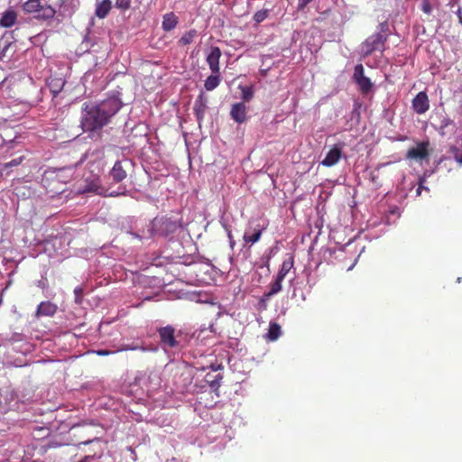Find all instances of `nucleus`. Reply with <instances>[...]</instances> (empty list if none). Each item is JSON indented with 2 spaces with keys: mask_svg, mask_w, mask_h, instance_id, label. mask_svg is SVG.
I'll use <instances>...</instances> for the list:
<instances>
[{
  "mask_svg": "<svg viewBox=\"0 0 462 462\" xmlns=\"http://www.w3.org/2000/svg\"><path fill=\"white\" fill-rule=\"evenodd\" d=\"M122 106L120 98L115 96L98 103L86 105L80 122L83 131L97 133L110 122Z\"/></svg>",
  "mask_w": 462,
  "mask_h": 462,
  "instance_id": "nucleus-1",
  "label": "nucleus"
},
{
  "mask_svg": "<svg viewBox=\"0 0 462 462\" xmlns=\"http://www.w3.org/2000/svg\"><path fill=\"white\" fill-rule=\"evenodd\" d=\"M390 33L389 23L387 22L381 23L378 26V31L366 38L362 43L363 56H370L375 51L383 52Z\"/></svg>",
  "mask_w": 462,
  "mask_h": 462,
  "instance_id": "nucleus-2",
  "label": "nucleus"
},
{
  "mask_svg": "<svg viewBox=\"0 0 462 462\" xmlns=\"http://www.w3.org/2000/svg\"><path fill=\"white\" fill-rule=\"evenodd\" d=\"M84 182V187L79 190L81 193L93 192L98 195H103L105 197H116L127 194L126 188L123 186L118 187L117 190L108 192V189H106L101 186V182L98 177H95L91 180L85 179Z\"/></svg>",
  "mask_w": 462,
  "mask_h": 462,
  "instance_id": "nucleus-3",
  "label": "nucleus"
},
{
  "mask_svg": "<svg viewBox=\"0 0 462 462\" xmlns=\"http://www.w3.org/2000/svg\"><path fill=\"white\" fill-rule=\"evenodd\" d=\"M152 225V230L162 236L172 235L181 226L179 221L165 217L154 218Z\"/></svg>",
  "mask_w": 462,
  "mask_h": 462,
  "instance_id": "nucleus-4",
  "label": "nucleus"
},
{
  "mask_svg": "<svg viewBox=\"0 0 462 462\" xmlns=\"http://www.w3.org/2000/svg\"><path fill=\"white\" fill-rule=\"evenodd\" d=\"M293 264L294 261L292 256L288 257L282 262L275 280L270 284V291L267 293V296L274 295L282 291V282L293 267Z\"/></svg>",
  "mask_w": 462,
  "mask_h": 462,
  "instance_id": "nucleus-5",
  "label": "nucleus"
},
{
  "mask_svg": "<svg viewBox=\"0 0 462 462\" xmlns=\"http://www.w3.org/2000/svg\"><path fill=\"white\" fill-rule=\"evenodd\" d=\"M132 165L130 160L116 161L109 172V176L114 182L119 183L127 177V170Z\"/></svg>",
  "mask_w": 462,
  "mask_h": 462,
  "instance_id": "nucleus-6",
  "label": "nucleus"
},
{
  "mask_svg": "<svg viewBox=\"0 0 462 462\" xmlns=\"http://www.w3.org/2000/svg\"><path fill=\"white\" fill-rule=\"evenodd\" d=\"M161 343L163 347L175 348L180 343L175 337V328L171 326L162 327L158 328Z\"/></svg>",
  "mask_w": 462,
  "mask_h": 462,
  "instance_id": "nucleus-7",
  "label": "nucleus"
},
{
  "mask_svg": "<svg viewBox=\"0 0 462 462\" xmlns=\"http://www.w3.org/2000/svg\"><path fill=\"white\" fill-rule=\"evenodd\" d=\"M412 109L419 115L425 114L430 109V100L425 91L419 92L411 101Z\"/></svg>",
  "mask_w": 462,
  "mask_h": 462,
  "instance_id": "nucleus-8",
  "label": "nucleus"
},
{
  "mask_svg": "<svg viewBox=\"0 0 462 462\" xmlns=\"http://www.w3.org/2000/svg\"><path fill=\"white\" fill-rule=\"evenodd\" d=\"M429 142H420L416 147H411L406 153L407 159L412 160H425L429 157Z\"/></svg>",
  "mask_w": 462,
  "mask_h": 462,
  "instance_id": "nucleus-9",
  "label": "nucleus"
},
{
  "mask_svg": "<svg viewBox=\"0 0 462 462\" xmlns=\"http://www.w3.org/2000/svg\"><path fill=\"white\" fill-rule=\"evenodd\" d=\"M343 143L335 144L321 161V164L325 167H332L336 165L342 157Z\"/></svg>",
  "mask_w": 462,
  "mask_h": 462,
  "instance_id": "nucleus-10",
  "label": "nucleus"
},
{
  "mask_svg": "<svg viewBox=\"0 0 462 462\" xmlns=\"http://www.w3.org/2000/svg\"><path fill=\"white\" fill-rule=\"evenodd\" d=\"M56 13V9L53 6L44 3L42 5V7L36 11L33 18L37 20L50 21L55 17Z\"/></svg>",
  "mask_w": 462,
  "mask_h": 462,
  "instance_id": "nucleus-11",
  "label": "nucleus"
},
{
  "mask_svg": "<svg viewBox=\"0 0 462 462\" xmlns=\"http://www.w3.org/2000/svg\"><path fill=\"white\" fill-rule=\"evenodd\" d=\"M221 51L218 47H212L210 52L208 54L207 61L213 74L219 72V59Z\"/></svg>",
  "mask_w": 462,
  "mask_h": 462,
  "instance_id": "nucleus-12",
  "label": "nucleus"
},
{
  "mask_svg": "<svg viewBox=\"0 0 462 462\" xmlns=\"http://www.w3.org/2000/svg\"><path fill=\"white\" fill-rule=\"evenodd\" d=\"M208 99L203 93H200L194 104V113L199 122L203 119L205 111L207 109Z\"/></svg>",
  "mask_w": 462,
  "mask_h": 462,
  "instance_id": "nucleus-13",
  "label": "nucleus"
},
{
  "mask_svg": "<svg viewBox=\"0 0 462 462\" xmlns=\"http://www.w3.org/2000/svg\"><path fill=\"white\" fill-rule=\"evenodd\" d=\"M246 106L243 103L233 105V120L237 123H244L246 120Z\"/></svg>",
  "mask_w": 462,
  "mask_h": 462,
  "instance_id": "nucleus-14",
  "label": "nucleus"
},
{
  "mask_svg": "<svg viewBox=\"0 0 462 462\" xmlns=\"http://www.w3.org/2000/svg\"><path fill=\"white\" fill-rule=\"evenodd\" d=\"M16 18V13L12 9H8L3 14L0 19V26L5 28L11 27L15 23Z\"/></svg>",
  "mask_w": 462,
  "mask_h": 462,
  "instance_id": "nucleus-15",
  "label": "nucleus"
},
{
  "mask_svg": "<svg viewBox=\"0 0 462 462\" xmlns=\"http://www.w3.org/2000/svg\"><path fill=\"white\" fill-rule=\"evenodd\" d=\"M111 7L112 3L110 0H102L97 3L95 14L98 18H105L108 14Z\"/></svg>",
  "mask_w": 462,
  "mask_h": 462,
  "instance_id": "nucleus-16",
  "label": "nucleus"
},
{
  "mask_svg": "<svg viewBox=\"0 0 462 462\" xmlns=\"http://www.w3.org/2000/svg\"><path fill=\"white\" fill-rule=\"evenodd\" d=\"M56 306L51 302H42L37 309V316H52L56 312Z\"/></svg>",
  "mask_w": 462,
  "mask_h": 462,
  "instance_id": "nucleus-17",
  "label": "nucleus"
},
{
  "mask_svg": "<svg viewBox=\"0 0 462 462\" xmlns=\"http://www.w3.org/2000/svg\"><path fill=\"white\" fill-rule=\"evenodd\" d=\"M178 23V17L173 13L166 14L163 16L162 29L170 32L176 27Z\"/></svg>",
  "mask_w": 462,
  "mask_h": 462,
  "instance_id": "nucleus-18",
  "label": "nucleus"
},
{
  "mask_svg": "<svg viewBox=\"0 0 462 462\" xmlns=\"http://www.w3.org/2000/svg\"><path fill=\"white\" fill-rule=\"evenodd\" d=\"M237 88L239 90L237 97L243 99L245 102H248L253 98L254 89L252 85H238Z\"/></svg>",
  "mask_w": 462,
  "mask_h": 462,
  "instance_id": "nucleus-19",
  "label": "nucleus"
},
{
  "mask_svg": "<svg viewBox=\"0 0 462 462\" xmlns=\"http://www.w3.org/2000/svg\"><path fill=\"white\" fill-rule=\"evenodd\" d=\"M64 85L65 82L62 79H51L48 82V87L53 97H56L62 90Z\"/></svg>",
  "mask_w": 462,
  "mask_h": 462,
  "instance_id": "nucleus-20",
  "label": "nucleus"
},
{
  "mask_svg": "<svg viewBox=\"0 0 462 462\" xmlns=\"http://www.w3.org/2000/svg\"><path fill=\"white\" fill-rule=\"evenodd\" d=\"M42 0H27L23 4V10L28 14H35L42 7Z\"/></svg>",
  "mask_w": 462,
  "mask_h": 462,
  "instance_id": "nucleus-21",
  "label": "nucleus"
},
{
  "mask_svg": "<svg viewBox=\"0 0 462 462\" xmlns=\"http://www.w3.org/2000/svg\"><path fill=\"white\" fill-rule=\"evenodd\" d=\"M281 336V326L278 323H271L267 333V337L271 341L278 339Z\"/></svg>",
  "mask_w": 462,
  "mask_h": 462,
  "instance_id": "nucleus-22",
  "label": "nucleus"
},
{
  "mask_svg": "<svg viewBox=\"0 0 462 462\" xmlns=\"http://www.w3.org/2000/svg\"><path fill=\"white\" fill-rule=\"evenodd\" d=\"M219 76L217 73L216 74H213L210 75L209 77H208V79H206L205 81V88L208 90V91H211L213 90L214 88H216L218 84H219Z\"/></svg>",
  "mask_w": 462,
  "mask_h": 462,
  "instance_id": "nucleus-23",
  "label": "nucleus"
},
{
  "mask_svg": "<svg viewBox=\"0 0 462 462\" xmlns=\"http://www.w3.org/2000/svg\"><path fill=\"white\" fill-rule=\"evenodd\" d=\"M454 125V121L452 119H450L448 116H443L440 120L439 126L438 128L439 134L442 136L446 135V134H447L446 129L449 125Z\"/></svg>",
  "mask_w": 462,
  "mask_h": 462,
  "instance_id": "nucleus-24",
  "label": "nucleus"
},
{
  "mask_svg": "<svg viewBox=\"0 0 462 462\" xmlns=\"http://www.w3.org/2000/svg\"><path fill=\"white\" fill-rule=\"evenodd\" d=\"M262 235V229H255L253 233L245 232L244 235V239L246 243L254 244L257 242Z\"/></svg>",
  "mask_w": 462,
  "mask_h": 462,
  "instance_id": "nucleus-25",
  "label": "nucleus"
},
{
  "mask_svg": "<svg viewBox=\"0 0 462 462\" xmlns=\"http://www.w3.org/2000/svg\"><path fill=\"white\" fill-rule=\"evenodd\" d=\"M222 377L219 374L208 373L205 376V381L210 385L211 388H217L219 386V379Z\"/></svg>",
  "mask_w": 462,
  "mask_h": 462,
  "instance_id": "nucleus-26",
  "label": "nucleus"
},
{
  "mask_svg": "<svg viewBox=\"0 0 462 462\" xmlns=\"http://www.w3.org/2000/svg\"><path fill=\"white\" fill-rule=\"evenodd\" d=\"M356 83L359 86L360 90L364 94H367L373 87V84H372L370 79H368L367 77L362 78L361 79L357 80Z\"/></svg>",
  "mask_w": 462,
  "mask_h": 462,
  "instance_id": "nucleus-27",
  "label": "nucleus"
},
{
  "mask_svg": "<svg viewBox=\"0 0 462 462\" xmlns=\"http://www.w3.org/2000/svg\"><path fill=\"white\" fill-rule=\"evenodd\" d=\"M197 35L196 30H190L187 32L179 41L180 45H187L193 42V39Z\"/></svg>",
  "mask_w": 462,
  "mask_h": 462,
  "instance_id": "nucleus-28",
  "label": "nucleus"
},
{
  "mask_svg": "<svg viewBox=\"0 0 462 462\" xmlns=\"http://www.w3.org/2000/svg\"><path fill=\"white\" fill-rule=\"evenodd\" d=\"M268 14H269V10H267V9L259 10L254 14V20L256 23H260L268 17Z\"/></svg>",
  "mask_w": 462,
  "mask_h": 462,
  "instance_id": "nucleus-29",
  "label": "nucleus"
},
{
  "mask_svg": "<svg viewBox=\"0 0 462 462\" xmlns=\"http://www.w3.org/2000/svg\"><path fill=\"white\" fill-rule=\"evenodd\" d=\"M365 69H364V67L362 64H357L356 67H355V69H354V75H353V79L356 82L357 80L361 79L362 78H365Z\"/></svg>",
  "mask_w": 462,
  "mask_h": 462,
  "instance_id": "nucleus-30",
  "label": "nucleus"
},
{
  "mask_svg": "<svg viewBox=\"0 0 462 462\" xmlns=\"http://www.w3.org/2000/svg\"><path fill=\"white\" fill-rule=\"evenodd\" d=\"M132 0H116V6L121 10H127L130 8Z\"/></svg>",
  "mask_w": 462,
  "mask_h": 462,
  "instance_id": "nucleus-31",
  "label": "nucleus"
},
{
  "mask_svg": "<svg viewBox=\"0 0 462 462\" xmlns=\"http://www.w3.org/2000/svg\"><path fill=\"white\" fill-rule=\"evenodd\" d=\"M420 9L423 13L430 14L432 11V6L429 0H422Z\"/></svg>",
  "mask_w": 462,
  "mask_h": 462,
  "instance_id": "nucleus-32",
  "label": "nucleus"
},
{
  "mask_svg": "<svg viewBox=\"0 0 462 462\" xmlns=\"http://www.w3.org/2000/svg\"><path fill=\"white\" fill-rule=\"evenodd\" d=\"M74 294H75V302L77 304H80L82 302L83 289L80 287H77L74 290Z\"/></svg>",
  "mask_w": 462,
  "mask_h": 462,
  "instance_id": "nucleus-33",
  "label": "nucleus"
},
{
  "mask_svg": "<svg viewBox=\"0 0 462 462\" xmlns=\"http://www.w3.org/2000/svg\"><path fill=\"white\" fill-rule=\"evenodd\" d=\"M21 161H22L21 158L14 159L11 162H6L5 164V168H10V167H13V166H17V165H19L21 163Z\"/></svg>",
  "mask_w": 462,
  "mask_h": 462,
  "instance_id": "nucleus-34",
  "label": "nucleus"
},
{
  "mask_svg": "<svg viewBox=\"0 0 462 462\" xmlns=\"http://www.w3.org/2000/svg\"><path fill=\"white\" fill-rule=\"evenodd\" d=\"M313 0H299L298 9L303 10Z\"/></svg>",
  "mask_w": 462,
  "mask_h": 462,
  "instance_id": "nucleus-35",
  "label": "nucleus"
},
{
  "mask_svg": "<svg viewBox=\"0 0 462 462\" xmlns=\"http://www.w3.org/2000/svg\"><path fill=\"white\" fill-rule=\"evenodd\" d=\"M456 14H457V18H458V23L462 26V8L458 7V9L457 10Z\"/></svg>",
  "mask_w": 462,
  "mask_h": 462,
  "instance_id": "nucleus-36",
  "label": "nucleus"
},
{
  "mask_svg": "<svg viewBox=\"0 0 462 462\" xmlns=\"http://www.w3.org/2000/svg\"><path fill=\"white\" fill-rule=\"evenodd\" d=\"M138 348H141V349H142V350H143V351L147 350V348H146V347H144V346H141V347H139V346H126L125 347V349H131V350H135V349H138Z\"/></svg>",
  "mask_w": 462,
  "mask_h": 462,
  "instance_id": "nucleus-37",
  "label": "nucleus"
},
{
  "mask_svg": "<svg viewBox=\"0 0 462 462\" xmlns=\"http://www.w3.org/2000/svg\"><path fill=\"white\" fill-rule=\"evenodd\" d=\"M422 189H424V186H423V180H420V183H419V187H418L417 191H416V194H417L418 196H420V195Z\"/></svg>",
  "mask_w": 462,
  "mask_h": 462,
  "instance_id": "nucleus-38",
  "label": "nucleus"
},
{
  "mask_svg": "<svg viewBox=\"0 0 462 462\" xmlns=\"http://www.w3.org/2000/svg\"><path fill=\"white\" fill-rule=\"evenodd\" d=\"M97 354L99 356H106V355L109 354V351H107V350H99V351H97Z\"/></svg>",
  "mask_w": 462,
  "mask_h": 462,
  "instance_id": "nucleus-39",
  "label": "nucleus"
},
{
  "mask_svg": "<svg viewBox=\"0 0 462 462\" xmlns=\"http://www.w3.org/2000/svg\"><path fill=\"white\" fill-rule=\"evenodd\" d=\"M66 1H67V0H58L57 5H58L59 6H62V5L66 3Z\"/></svg>",
  "mask_w": 462,
  "mask_h": 462,
  "instance_id": "nucleus-40",
  "label": "nucleus"
},
{
  "mask_svg": "<svg viewBox=\"0 0 462 462\" xmlns=\"http://www.w3.org/2000/svg\"><path fill=\"white\" fill-rule=\"evenodd\" d=\"M226 231H227V236L231 240V231L228 229H226Z\"/></svg>",
  "mask_w": 462,
  "mask_h": 462,
  "instance_id": "nucleus-41",
  "label": "nucleus"
}]
</instances>
